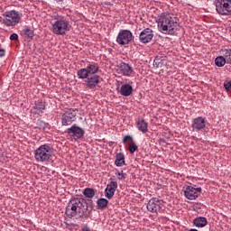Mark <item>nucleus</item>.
<instances>
[{
  "mask_svg": "<svg viewBox=\"0 0 231 231\" xmlns=\"http://www.w3.org/2000/svg\"><path fill=\"white\" fill-rule=\"evenodd\" d=\"M98 69H100L98 63L91 62V63H88L86 68L79 69L77 72V75L79 79H81L84 80L88 77L95 76L96 73H98Z\"/></svg>",
  "mask_w": 231,
  "mask_h": 231,
  "instance_id": "6",
  "label": "nucleus"
},
{
  "mask_svg": "<svg viewBox=\"0 0 231 231\" xmlns=\"http://www.w3.org/2000/svg\"><path fill=\"white\" fill-rule=\"evenodd\" d=\"M53 148L50 144H43L38 147L34 152V158L40 163H48L51 162Z\"/></svg>",
  "mask_w": 231,
  "mask_h": 231,
  "instance_id": "5",
  "label": "nucleus"
},
{
  "mask_svg": "<svg viewBox=\"0 0 231 231\" xmlns=\"http://www.w3.org/2000/svg\"><path fill=\"white\" fill-rule=\"evenodd\" d=\"M178 21V17L172 14H162L156 20L159 32L165 35H174L178 32V26H180Z\"/></svg>",
  "mask_w": 231,
  "mask_h": 231,
  "instance_id": "2",
  "label": "nucleus"
},
{
  "mask_svg": "<svg viewBox=\"0 0 231 231\" xmlns=\"http://www.w3.org/2000/svg\"><path fill=\"white\" fill-rule=\"evenodd\" d=\"M23 35L26 36L27 39H33V32L32 29L26 27L22 31Z\"/></svg>",
  "mask_w": 231,
  "mask_h": 231,
  "instance_id": "26",
  "label": "nucleus"
},
{
  "mask_svg": "<svg viewBox=\"0 0 231 231\" xmlns=\"http://www.w3.org/2000/svg\"><path fill=\"white\" fill-rule=\"evenodd\" d=\"M54 1H56V3H62V1L64 0H54Z\"/></svg>",
  "mask_w": 231,
  "mask_h": 231,
  "instance_id": "35",
  "label": "nucleus"
},
{
  "mask_svg": "<svg viewBox=\"0 0 231 231\" xmlns=\"http://www.w3.org/2000/svg\"><path fill=\"white\" fill-rule=\"evenodd\" d=\"M0 57H5V50L0 49Z\"/></svg>",
  "mask_w": 231,
  "mask_h": 231,
  "instance_id": "33",
  "label": "nucleus"
},
{
  "mask_svg": "<svg viewBox=\"0 0 231 231\" xmlns=\"http://www.w3.org/2000/svg\"><path fill=\"white\" fill-rule=\"evenodd\" d=\"M133 41V32L129 30H121L116 37L117 44L120 46H125V44H129Z\"/></svg>",
  "mask_w": 231,
  "mask_h": 231,
  "instance_id": "11",
  "label": "nucleus"
},
{
  "mask_svg": "<svg viewBox=\"0 0 231 231\" xmlns=\"http://www.w3.org/2000/svg\"><path fill=\"white\" fill-rule=\"evenodd\" d=\"M127 142H130L128 143L129 152H131V154H134V152H136V151H138V146L136 145V143H134V141L133 140V137L131 135H126L124 137L123 143H127Z\"/></svg>",
  "mask_w": 231,
  "mask_h": 231,
  "instance_id": "18",
  "label": "nucleus"
},
{
  "mask_svg": "<svg viewBox=\"0 0 231 231\" xmlns=\"http://www.w3.org/2000/svg\"><path fill=\"white\" fill-rule=\"evenodd\" d=\"M119 93L122 97H131L133 95V86L130 84L122 85Z\"/></svg>",
  "mask_w": 231,
  "mask_h": 231,
  "instance_id": "20",
  "label": "nucleus"
},
{
  "mask_svg": "<svg viewBox=\"0 0 231 231\" xmlns=\"http://www.w3.org/2000/svg\"><path fill=\"white\" fill-rule=\"evenodd\" d=\"M153 66H155V68H162V66H163V63L162 62V60L156 58L153 60Z\"/></svg>",
  "mask_w": 231,
  "mask_h": 231,
  "instance_id": "30",
  "label": "nucleus"
},
{
  "mask_svg": "<svg viewBox=\"0 0 231 231\" xmlns=\"http://www.w3.org/2000/svg\"><path fill=\"white\" fill-rule=\"evenodd\" d=\"M136 127L139 131H141V133H143V134L147 133V131H148L147 122H145V120H143V119L137 121Z\"/></svg>",
  "mask_w": 231,
  "mask_h": 231,
  "instance_id": "22",
  "label": "nucleus"
},
{
  "mask_svg": "<svg viewBox=\"0 0 231 231\" xmlns=\"http://www.w3.org/2000/svg\"><path fill=\"white\" fill-rule=\"evenodd\" d=\"M10 41H19V35L17 33L11 34Z\"/></svg>",
  "mask_w": 231,
  "mask_h": 231,
  "instance_id": "31",
  "label": "nucleus"
},
{
  "mask_svg": "<svg viewBox=\"0 0 231 231\" xmlns=\"http://www.w3.org/2000/svg\"><path fill=\"white\" fill-rule=\"evenodd\" d=\"M88 202L83 198L71 199L66 208V216L69 219H81V217H89L88 212Z\"/></svg>",
  "mask_w": 231,
  "mask_h": 231,
  "instance_id": "1",
  "label": "nucleus"
},
{
  "mask_svg": "<svg viewBox=\"0 0 231 231\" xmlns=\"http://www.w3.org/2000/svg\"><path fill=\"white\" fill-rule=\"evenodd\" d=\"M118 73L119 75H123V77H133L134 69H133L129 63L121 62L119 65Z\"/></svg>",
  "mask_w": 231,
  "mask_h": 231,
  "instance_id": "15",
  "label": "nucleus"
},
{
  "mask_svg": "<svg viewBox=\"0 0 231 231\" xmlns=\"http://www.w3.org/2000/svg\"><path fill=\"white\" fill-rule=\"evenodd\" d=\"M116 189H118V182L110 181L105 189L106 198H107V199H111L113 196H115V192H116Z\"/></svg>",
  "mask_w": 231,
  "mask_h": 231,
  "instance_id": "16",
  "label": "nucleus"
},
{
  "mask_svg": "<svg viewBox=\"0 0 231 231\" xmlns=\"http://www.w3.org/2000/svg\"><path fill=\"white\" fill-rule=\"evenodd\" d=\"M82 231H89V227L88 226H85L83 228H82Z\"/></svg>",
  "mask_w": 231,
  "mask_h": 231,
  "instance_id": "34",
  "label": "nucleus"
},
{
  "mask_svg": "<svg viewBox=\"0 0 231 231\" xmlns=\"http://www.w3.org/2000/svg\"><path fill=\"white\" fill-rule=\"evenodd\" d=\"M77 115H79V109L69 108L61 116L62 125H71L75 120H77Z\"/></svg>",
  "mask_w": 231,
  "mask_h": 231,
  "instance_id": "8",
  "label": "nucleus"
},
{
  "mask_svg": "<svg viewBox=\"0 0 231 231\" xmlns=\"http://www.w3.org/2000/svg\"><path fill=\"white\" fill-rule=\"evenodd\" d=\"M226 62V58H225V56H218L215 60V64L218 68H223V66H225Z\"/></svg>",
  "mask_w": 231,
  "mask_h": 231,
  "instance_id": "24",
  "label": "nucleus"
},
{
  "mask_svg": "<svg viewBox=\"0 0 231 231\" xmlns=\"http://www.w3.org/2000/svg\"><path fill=\"white\" fill-rule=\"evenodd\" d=\"M97 205L98 208H101V209L106 208V207H107V205H109V200H107V199L101 198V199H97Z\"/></svg>",
  "mask_w": 231,
  "mask_h": 231,
  "instance_id": "25",
  "label": "nucleus"
},
{
  "mask_svg": "<svg viewBox=\"0 0 231 231\" xmlns=\"http://www.w3.org/2000/svg\"><path fill=\"white\" fill-rule=\"evenodd\" d=\"M96 194L97 190H95L93 188H86L83 190V196H85V198H88L89 199H93Z\"/></svg>",
  "mask_w": 231,
  "mask_h": 231,
  "instance_id": "23",
  "label": "nucleus"
},
{
  "mask_svg": "<svg viewBox=\"0 0 231 231\" xmlns=\"http://www.w3.org/2000/svg\"><path fill=\"white\" fill-rule=\"evenodd\" d=\"M189 231H199L198 229H189Z\"/></svg>",
  "mask_w": 231,
  "mask_h": 231,
  "instance_id": "36",
  "label": "nucleus"
},
{
  "mask_svg": "<svg viewBox=\"0 0 231 231\" xmlns=\"http://www.w3.org/2000/svg\"><path fill=\"white\" fill-rule=\"evenodd\" d=\"M214 5L218 15H231V0H215Z\"/></svg>",
  "mask_w": 231,
  "mask_h": 231,
  "instance_id": "7",
  "label": "nucleus"
},
{
  "mask_svg": "<svg viewBox=\"0 0 231 231\" xmlns=\"http://www.w3.org/2000/svg\"><path fill=\"white\" fill-rule=\"evenodd\" d=\"M67 134L71 140H75L77 142V140H80V138L84 136L85 132L84 129L80 128V126L73 125L70 128L67 129Z\"/></svg>",
  "mask_w": 231,
  "mask_h": 231,
  "instance_id": "12",
  "label": "nucleus"
},
{
  "mask_svg": "<svg viewBox=\"0 0 231 231\" xmlns=\"http://www.w3.org/2000/svg\"><path fill=\"white\" fill-rule=\"evenodd\" d=\"M117 176H118V180H125V176L124 175V173L120 171L117 172Z\"/></svg>",
  "mask_w": 231,
  "mask_h": 231,
  "instance_id": "32",
  "label": "nucleus"
},
{
  "mask_svg": "<svg viewBox=\"0 0 231 231\" xmlns=\"http://www.w3.org/2000/svg\"><path fill=\"white\" fill-rule=\"evenodd\" d=\"M191 128L193 131H196L197 133H199V131L201 133L207 132V129H208L207 127V118L203 116L194 118L191 121Z\"/></svg>",
  "mask_w": 231,
  "mask_h": 231,
  "instance_id": "9",
  "label": "nucleus"
},
{
  "mask_svg": "<svg viewBox=\"0 0 231 231\" xmlns=\"http://www.w3.org/2000/svg\"><path fill=\"white\" fill-rule=\"evenodd\" d=\"M163 207V200L158 198L151 199L146 206L148 212H152V214H158L160 210H162Z\"/></svg>",
  "mask_w": 231,
  "mask_h": 231,
  "instance_id": "10",
  "label": "nucleus"
},
{
  "mask_svg": "<svg viewBox=\"0 0 231 231\" xmlns=\"http://www.w3.org/2000/svg\"><path fill=\"white\" fill-rule=\"evenodd\" d=\"M0 21L7 28H15L23 21V14L16 10L5 11Z\"/></svg>",
  "mask_w": 231,
  "mask_h": 231,
  "instance_id": "3",
  "label": "nucleus"
},
{
  "mask_svg": "<svg viewBox=\"0 0 231 231\" xmlns=\"http://www.w3.org/2000/svg\"><path fill=\"white\" fill-rule=\"evenodd\" d=\"M184 196L187 199H197L201 194V188H194L192 186H185L183 188Z\"/></svg>",
  "mask_w": 231,
  "mask_h": 231,
  "instance_id": "13",
  "label": "nucleus"
},
{
  "mask_svg": "<svg viewBox=\"0 0 231 231\" xmlns=\"http://www.w3.org/2000/svg\"><path fill=\"white\" fill-rule=\"evenodd\" d=\"M224 88L226 91H230L231 89V79H226L224 82Z\"/></svg>",
  "mask_w": 231,
  "mask_h": 231,
  "instance_id": "29",
  "label": "nucleus"
},
{
  "mask_svg": "<svg viewBox=\"0 0 231 231\" xmlns=\"http://www.w3.org/2000/svg\"><path fill=\"white\" fill-rule=\"evenodd\" d=\"M115 165L116 167H124L125 165V155L124 153L119 152L116 155Z\"/></svg>",
  "mask_w": 231,
  "mask_h": 231,
  "instance_id": "21",
  "label": "nucleus"
},
{
  "mask_svg": "<svg viewBox=\"0 0 231 231\" xmlns=\"http://www.w3.org/2000/svg\"><path fill=\"white\" fill-rule=\"evenodd\" d=\"M193 225L197 226V228H204V226L208 225V220H207L205 217H198L193 219Z\"/></svg>",
  "mask_w": 231,
  "mask_h": 231,
  "instance_id": "19",
  "label": "nucleus"
},
{
  "mask_svg": "<svg viewBox=\"0 0 231 231\" xmlns=\"http://www.w3.org/2000/svg\"><path fill=\"white\" fill-rule=\"evenodd\" d=\"M223 56L226 58V64H231V49H225Z\"/></svg>",
  "mask_w": 231,
  "mask_h": 231,
  "instance_id": "27",
  "label": "nucleus"
},
{
  "mask_svg": "<svg viewBox=\"0 0 231 231\" xmlns=\"http://www.w3.org/2000/svg\"><path fill=\"white\" fill-rule=\"evenodd\" d=\"M45 107L46 106L44 105L42 100L39 99L35 101L34 109H37L38 111H42L45 109Z\"/></svg>",
  "mask_w": 231,
  "mask_h": 231,
  "instance_id": "28",
  "label": "nucleus"
},
{
  "mask_svg": "<svg viewBox=\"0 0 231 231\" xmlns=\"http://www.w3.org/2000/svg\"><path fill=\"white\" fill-rule=\"evenodd\" d=\"M69 30H71L69 18L64 16L57 18L51 26V32L55 35H66Z\"/></svg>",
  "mask_w": 231,
  "mask_h": 231,
  "instance_id": "4",
  "label": "nucleus"
},
{
  "mask_svg": "<svg viewBox=\"0 0 231 231\" xmlns=\"http://www.w3.org/2000/svg\"><path fill=\"white\" fill-rule=\"evenodd\" d=\"M85 86L88 88V89H95L97 86H98V83L100 82V77L94 75V76H88V78H85Z\"/></svg>",
  "mask_w": 231,
  "mask_h": 231,
  "instance_id": "17",
  "label": "nucleus"
},
{
  "mask_svg": "<svg viewBox=\"0 0 231 231\" xmlns=\"http://www.w3.org/2000/svg\"><path fill=\"white\" fill-rule=\"evenodd\" d=\"M154 39V32L151 28L143 30L139 34V41L142 44H149Z\"/></svg>",
  "mask_w": 231,
  "mask_h": 231,
  "instance_id": "14",
  "label": "nucleus"
}]
</instances>
